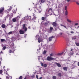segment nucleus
<instances>
[{
  "mask_svg": "<svg viewBox=\"0 0 79 79\" xmlns=\"http://www.w3.org/2000/svg\"><path fill=\"white\" fill-rule=\"evenodd\" d=\"M48 13H52L53 11V9L52 8H49L48 9Z\"/></svg>",
  "mask_w": 79,
  "mask_h": 79,
  "instance_id": "obj_7",
  "label": "nucleus"
},
{
  "mask_svg": "<svg viewBox=\"0 0 79 79\" xmlns=\"http://www.w3.org/2000/svg\"><path fill=\"white\" fill-rule=\"evenodd\" d=\"M12 34V31H10L8 33L9 35H10V34Z\"/></svg>",
  "mask_w": 79,
  "mask_h": 79,
  "instance_id": "obj_40",
  "label": "nucleus"
},
{
  "mask_svg": "<svg viewBox=\"0 0 79 79\" xmlns=\"http://www.w3.org/2000/svg\"><path fill=\"white\" fill-rule=\"evenodd\" d=\"M25 26H26V24H24L23 25V29H24V28L26 27H25Z\"/></svg>",
  "mask_w": 79,
  "mask_h": 79,
  "instance_id": "obj_32",
  "label": "nucleus"
},
{
  "mask_svg": "<svg viewBox=\"0 0 79 79\" xmlns=\"http://www.w3.org/2000/svg\"><path fill=\"white\" fill-rule=\"evenodd\" d=\"M47 65L45 64H44V68H47Z\"/></svg>",
  "mask_w": 79,
  "mask_h": 79,
  "instance_id": "obj_24",
  "label": "nucleus"
},
{
  "mask_svg": "<svg viewBox=\"0 0 79 79\" xmlns=\"http://www.w3.org/2000/svg\"><path fill=\"white\" fill-rule=\"evenodd\" d=\"M47 53V51H44V53H43V54H46V53Z\"/></svg>",
  "mask_w": 79,
  "mask_h": 79,
  "instance_id": "obj_39",
  "label": "nucleus"
},
{
  "mask_svg": "<svg viewBox=\"0 0 79 79\" xmlns=\"http://www.w3.org/2000/svg\"><path fill=\"white\" fill-rule=\"evenodd\" d=\"M36 18L37 17H36V16H35V15L33 17V18L32 19V20H33V21H35V20L36 19Z\"/></svg>",
  "mask_w": 79,
  "mask_h": 79,
  "instance_id": "obj_14",
  "label": "nucleus"
},
{
  "mask_svg": "<svg viewBox=\"0 0 79 79\" xmlns=\"http://www.w3.org/2000/svg\"><path fill=\"white\" fill-rule=\"evenodd\" d=\"M38 40L39 43H40V42L41 41H40V38H39L38 39Z\"/></svg>",
  "mask_w": 79,
  "mask_h": 79,
  "instance_id": "obj_23",
  "label": "nucleus"
},
{
  "mask_svg": "<svg viewBox=\"0 0 79 79\" xmlns=\"http://www.w3.org/2000/svg\"><path fill=\"white\" fill-rule=\"evenodd\" d=\"M29 20H31V17H29Z\"/></svg>",
  "mask_w": 79,
  "mask_h": 79,
  "instance_id": "obj_43",
  "label": "nucleus"
},
{
  "mask_svg": "<svg viewBox=\"0 0 79 79\" xmlns=\"http://www.w3.org/2000/svg\"><path fill=\"white\" fill-rule=\"evenodd\" d=\"M77 65H78V66H79V62H78Z\"/></svg>",
  "mask_w": 79,
  "mask_h": 79,
  "instance_id": "obj_51",
  "label": "nucleus"
},
{
  "mask_svg": "<svg viewBox=\"0 0 79 79\" xmlns=\"http://www.w3.org/2000/svg\"><path fill=\"white\" fill-rule=\"evenodd\" d=\"M3 11H4V7H2L0 8V15L2 14V15H3Z\"/></svg>",
  "mask_w": 79,
  "mask_h": 79,
  "instance_id": "obj_2",
  "label": "nucleus"
},
{
  "mask_svg": "<svg viewBox=\"0 0 79 79\" xmlns=\"http://www.w3.org/2000/svg\"><path fill=\"white\" fill-rule=\"evenodd\" d=\"M19 18H20V17L19 16H18L16 18H15V19H16V20H17V21H18Z\"/></svg>",
  "mask_w": 79,
  "mask_h": 79,
  "instance_id": "obj_15",
  "label": "nucleus"
},
{
  "mask_svg": "<svg viewBox=\"0 0 79 79\" xmlns=\"http://www.w3.org/2000/svg\"><path fill=\"white\" fill-rule=\"evenodd\" d=\"M28 28L29 29H31V27H30V26H29L28 27Z\"/></svg>",
  "mask_w": 79,
  "mask_h": 79,
  "instance_id": "obj_48",
  "label": "nucleus"
},
{
  "mask_svg": "<svg viewBox=\"0 0 79 79\" xmlns=\"http://www.w3.org/2000/svg\"><path fill=\"white\" fill-rule=\"evenodd\" d=\"M33 16H34V15H35V14L34 13H33Z\"/></svg>",
  "mask_w": 79,
  "mask_h": 79,
  "instance_id": "obj_56",
  "label": "nucleus"
},
{
  "mask_svg": "<svg viewBox=\"0 0 79 79\" xmlns=\"http://www.w3.org/2000/svg\"><path fill=\"white\" fill-rule=\"evenodd\" d=\"M2 73H3V71L2 70H0V74H2Z\"/></svg>",
  "mask_w": 79,
  "mask_h": 79,
  "instance_id": "obj_30",
  "label": "nucleus"
},
{
  "mask_svg": "<svg viewBox=\"0 0 79 79\" xmlns=\"http://www.w3.org/2000/svg\"><path fill=\"white\" fill-rule=\"evenodd\" d=\"M0 79H1V78L0 77Z\"/></svg>",
  "mask_w": 79,
  "mask_h": 79,
  "instance_id": "obj_61",
  "label": "nucleus"
},
{
  "mask_svg": "<svg viewBox=\"0 0 79 79\" xmlns=\"http://www.w3.org/2000/svg\"><path fill=\"white\" fill-rule=\"evenodd\" d=\"M68 15V11H65V15L66 16H67V15Z\"/></svg>",
  "mask_w": 79,
  "mask_h": 79,
  "instance_id": "obj_18",
  "label": "nucleus"
},
{
  "mask_svg": "<svg viewBox=\"0 0 79 79\" xmlns=\"http://www.w3.org/2000/svg\"><path fill=\"white\" fill-rule=\"evenodd\" d=\"M71 51H73V49H71Z\"/></svg>",
  "mask_w": 79,
  "mask_h": 79,
  "instance_id": "obj_57",
  "label": "nucleus"
},
{
  "mask_svg": "<svg viewBox=\"0 0 79 79\" xmlns=\"http://www.w3.org/2000/svg\"><path fill=\"white\" fill-rule=\"evenodd\" d=\"M19 32L20 34H23L25 33L24 31H23L21 30H20Z\"/></svg>",
  "mask_w": 79,
  "mask_h": 79,
  "instance_id": "obj_8",
  "label": "nucleus"
},
{
  "mask_svg": "<svg viewBox=\"0 0 79 79\" xmlns=\"http://www.w3.org/2000/svg\"><path fill=\"white\" fill-rule=\"evenodd\" d=\"M75 25H76V26H77V25H78V23H75Z\"/></svg>",
  "mask_w": 79,
  "mask_h": 79,
  "instance_id": "obj_45",
  "label": "nucleus"
},
{
  "mask_svg": "<svg viewBox=\"0 0 79 79\" xmlns=\"http://www.w3.org/2000/svg\"><path fill=\"white\" fill-rule=\"evenodd\" d=\"M6 47L5 46H4V47H3V48H2V49L3 50H5V49H6Z\"/></svg>",
  "mask_w": 79,
  "mask_h": 79,
  "instance_id": "obj_29",
  "label": "nucleus"
},
{
  "mask_svg": "<svg viewBox=\"0 0 79 79\" xmlns=\"http://www.w3.org/2000/svg\"><path fill=\"white\" fill-rule=\"evenodd\" d=\"M65 11H68L67 10V6H66L65 7Z\"/></svg>",
  "mask_w": 79,
  "mask_h": 79,
  "instance_id": "obj_38",
  "label": "nucleus"
},
{
  "mask_svg": "<svg viewBox=\"0 0 79 79\" xmlns=\"http://www.w3.org/2000/svg\"><path fill=\"white\" fill-rule=\"evenodd\" d=\"M67 21H68V22H69V23H71V21L69 19H67Z\"/></svg>",
  "mask_w": 79,
  "mask_h": 79,
  "instance_id": "obj_20",
  "label": "nucleus"
},
{
  "mask_svg": "<svg viewBox=\"0 0 79 79\" xmlns=\"http://www.w3.org/2000/svg\"><path fill=\"white\" fill-rule=\"evenodd\" d=\"M53 27H50V30L51 31H52V30H53Z\"/></svg>",
  "mask_w": 79,
  "mask_h": 79,
  "instance_id": "obj_34",
  "label": "nucleus"
},
{
  "mask_svg": "<svg viewBox=\"0 0 79 79\" xmlns=\"http://www.w3.org/2000/svg\"><path fill=\"white\" fill-rule=\"evenodd\" d=\"M13 50H10L9 52V53H12L13 52Z\"/></svg>",
  "mask_w": 79,
  "mask_h": 79,
  "instance_id": "obj_28",
  "label": "nucleus"
},
{
  "mask_svg": "<svg viewBox=\"0 0 79 79\" xmlns=\"http://www.w3.org/2000/svg\"><path fill=\"white\" fill-rule=\"evenodd\" d=\"M41 3H44L45 2V0H41Z\"/></svg>",
  "mask_w": 79,
  "mask_h": 79,
  "instance_id": "obj_26",
  "label": "nucleus"
},
{
  "mask_svg": "<svg viewBox=\"0 0 79 79\" xmlns=\"http://www.w3.org/2000/svg\"><path fill=\"white\" fill-rule=\"evenodd\" d=\"M1 27L3 28V29H4V28H5V27H6V25L4 24H3L2 25Z\"/></svg>",
  "mask_w": 79,
  "mask_h": 79,
  "instance_id": "obj_12",
  "label": "nucleus"
},
{
  "mask_svg": "<svg viewBox=\"0 0 79 79\" xmlns=\"http://www.w3.org/2000/svg\"><path fill=\"white\" fill-rule=\"evenodd\" d=\"M56 23L55 22H54L52 23V25L54 27H56Z\"/></svg>",
  "mask_w": 79,
  "mask_h": 79,
  "instance_id": "obj_9",
  "label": "nucleus"
},
{
  "mask_svg": "<svg viewBox=\"0 0 79 79\" xmlns=\"http://www.w3.org/2000/svg\"><path fill=\"white\" fill-rule=\"evenodd\" d=\"M77 38L76 37H73V38H72V40H74V39H76Z\"/></svg>",
  "mask_w": 79,
  "mask_h": 79,
  "instance_id": "obj_35",
  "label": "nucleus"
},
{
  "mask_svg": "<svg viewBox=\"0 0 79 79\" xmlns=\"http://www.w3.org/2000/svg\"><path fill=\"white\" fill-rule=\"evenodd\" d=\"M58 75L60 77H61V73H58Z\"/></svg>",
  "mask_w": 79,
  "mask_h": 79,
  "instance_id": "obj_31",
  "label": "nucleus"
},
{
  "mask_svg": "<svg viewBox=\"0 0 79 79\" xmlns=\"http://www.w3.org/2000/svg\"><path fill=\"white\" fill-rule=\"evenodd\" d=\"M75 44L77 46H79V44L78 43H75Z\"/></svg>",
  "mask_w": 79,
  "mask_h": 79,
  "instance_id": "obj_33",
  "label": "nucleus"
},
{
  "mask_svg": "<svg viewBox=\"0 0 79 79\" xmlns=\"http://www.w3.org/2000/svg\"><path fill=\"white\" fill-rule=\"evenodd\" d=\"M63 69L64 71H67L68 68L67 67H63Z\"/></svg>",
  "mask_w": 79,
  "mask_h": 79,
  "instance_id": "obj_16",
  "label": "nucleus"
},
{
  "mask_svg": "<svg viewBox=\"0 0 79 79\" xmlns=\"http://www.w3.org/2000/svg\"><path fill=\"white\" fill-rule=\"evenodd\" d=\"M53 56V53H52L50 55V57H52V56Z\"/></svg>",
  "mask_w": 79,
  "mask_h": 79,
  "instance_id": "obj_27",
  "label": "nucleus"
},
{
  "mask_svg": "<svg viewBox=\"0 0 79 79\" xmlns=\"http://www.w3.org/2000/svg\"><path fill=\"white\" fill-rule=\"evenodd\" d=\"M64 27L65 28H66V29H68V28H67L66 27V26H64V27Z\"/></svg>",
  "mask_w": 79,
  "mask_h": 79,
  "instance_id": "obj_44",
  "label": "nucleus"
},
{
  "mask_svg": "<svg viewBox=\"0 0 79 79\" xmlns=\"http://www.w3.org/2000/svg\"><path fill=\"white\" fill-rule=\"evenodd\" d=\"M55 38V36H52L49 37L48 38V40L49 42H52V39Z\"/></svg>",
  "mask_w": 79,
  "mask_h": 79,
  "instance_id": "obj_4",
  "label": "nucleus"
},
{
  "mask_svg": "<svg viewBox=\"0 0 79 79\" xmlns=\"http://www.w3.org/2000/svg\"><path fill=\"white\" fill-rule=\"evenodd\" d=\"M60 26H63V27L64 26V25H63L62 24H60Z\"/></svg>",
  "mask_w": 79,
  "mask_h": 79,
  "instance_id": "obj_50",
  "label": "nucleus"
},
{
  "mask_svg": "<svg viewBox=\"0 0 79 79\" xmlns=\"http://www.w3.org/2000/svg\"><path fill=\"white\" fill-rule=\"evenodd\" d=\"M46 60L48 61H50L52 60H54V58L48 56L47 57V58L46 59Z\"/></svg>",
  "mask_w": 79,
  "mask_h": 79,
  "instance_id": "obj_3",
  "label": "nucleus"
},
{
  "mask_svg": "<svg viewBox=\"0 0 79 79\" xmlns=\"http://www.w3.org/2000/svg\"><path fill=\"white\" fill-rule=\"evenodd\" d=\"M1 42H6V41L5 39H1Z\"/></svg>",
  "mask_w": 79,
  "mask_h": 79,
  "instance_id": "obj_13",
  "label": "nucleus"
},
{
  "mask_svg": "<svg viewBox=\"0 0 79 79\" xmlns=\"http://www.w3.org/2000/svg\"><path fill=\"white\" fill-rule=\"evenodd\" d=\"M23 29H24L25 32H26V31H27V28L25 27Z\"/></svg>",
  "mask_w": 79,
  "mask_h": 79,
  "instance_id": "obj_22",
  "label": "nucleus"
},
{
  "mask_svg": "<svg viewBox=\"0 0 79 79\" xmlns=\"http://www.w3.org/2000/svg\"><path fill=\"white\" fill-rule=\"evenodd\" d=\"M5 74H6V75H7V76H6V78L7 79H11L12 78V76H9V74H8V72H6L5 73Z\"/></svg>",
  "mask_w": 79,
  "mask_h": 79,
  "instance_id": "obj_1",
  "label": "nucleus"
},
{
  "mask_svg": "<svg viewBox=\"0 0 79 79\" xmlns=\"http://www.w3.org/2000/svg\"><path fill=\"white\" fill-rule=\"evenodd\" d=\"M74 65V64H73V65H72V67H74H74H75V66H73V65Z\"/></svg>",
  "mask_w": 79,
  "mask_h": 79,
  "instance_id": "obj_53",
  "label": "nucleus"
},
{
  "mask_svg": "<svg viewBox=\"0 0 79 79\" xmlns=\"http://www.w3.org/2000/svg\"><path fill=\"white\" fill-rule=\"evenodd\" d=\"M11 9H12V8L11 7H10L9 9H7V11L6 10V11H8L7 13H8L9 12H10V11H11Z\"/></svg>",
  "mask_w": 79,
  "mask_h": 79,
  "instance_id": "obj_10",
  "label": "nucleus"
},
{
  "mask_svg": "<svg viewBox=\"0 0 79 79\" xmlns=\"http://www.w3.org/2000/svg\"><path fill=\"white\" fill-rule=\"evenodd\" d=\"M67 21H68V22H69V23H71V21L69 19H67Z\"/></svg>",
  "mask_w": 79,
  "mask_h": 79,
  "instance_id": "obj_21",
  "label": "nucleus"
},
{
  "mask_svg": "<svg viewBox=\"0 0 79 79\" xmlns=\"http://www.w3.org/2000/svg\"><path fill=\"white\" fill-rule=\"evenodd\" d=\"M60 35H62V34H63V33H62V32H60Z\"/></svg>",
  "mask_w": 79,
  "mask_h": 79,
  "instance_id": "obj_52",
  "label": "nucleus"
},
{
  "mask_svg": "<svg viewBox=\"0 0 79 79\" xmlns=\"http://www.w3.org/2000/svg\"><path fill=\"white\" fill-rule=\"evenodd\" d=\"M24 20H27V17H24Z\"/></svg>",
  "mask_w": 79,
  "mask_h": 79,
  "instance_id": "obj_36",
  "label": "nucleus"
},
{
  "mask_svg": "<svg viewBox=\"0 0 79 79\" xmlns=\"http://www.w3.org/2000/svg\"><path fill=\"white\" fill-rule=\"evenodd\" d=\"M36 79H39V77H38V75H36Z\"/></svg>",
  "mask_w": 79,
  "mask_h": 79,
  "instance_id": "obj_42",
  "label": "nucleus"
},
{
  "mask_svg": "<svg viewBox=\"0 0 79 79\" xmlns=\"http://www.w3.org/2000/svg\"><path fill=\"white\" fill-rule=\"evenodd\" d=\"M76 3L78 5H79V3L78 2H76Z\"/></svg>",
  "mask_w": 79,
  "mask_h": 79,
  "instance_id": "obj_49",
  "label": "nucleus"
},
{
  "mask_svg": "<svg viewBox=\"0 0 79 79\" xmlns=\"http://www.w3.org/2000/svg\"><path fill=\"white\" fill-rule=\"evenodd\" d=\"M56 77L55 76H53L52 77V79H56Z\"/></svg>",
  "mask_w": 79,
  "mask_h": 79,
  "instance_id": "obj_37",
  "label": "nucleus"
},
{
  "mask_svg": "<svg viewBox=\"0 0 79 79\" xmlns=\"http://www.w3.org/2000/svg\"><path fill=\"white\" fill-rule=\"evenodd\" d=\"M71 2H72V1H71Z\"/></svg>",
  "mask_w": 79,
  "mask_h": 79,
  "instance_id": "obj_62",
  "label": "nucleus"
},
{
  "mask_svg": "<svg viewBox=\"0 0 79 79\" xmlns=\"http://www.w3.org/2000/svg\"><path fill=\"white\" fill-rule=\"evenodd\" d=\"M54 63L55 64H56L58 67H59V68H61V64H60L57 63V62H55Z\"/></svg>",
  "mask_w": 79,
  "mask_h": 79,
  "instance_id": "obj_5",
  "label": "nucleus"
},
{
  "mask_svg": "<svg viewBox=\"0 0 79 79\" xmlns=\"http://www.w3.org/2000/svg\"><path fill=\"white\" fill-rule=\"evenodd\" d=\"M70 32L71 34H74V32L73 31H71Z\"/></svg>",
  "mask_w": 79,
  "mask_h": 79,
  "instance_id": "obj_46",
  "label": "nucleus"
},
{
  "mask_svg": "<svg viewBox=\"0 0 79 79\" xmlns=\"http://www.w3.org/2000/svg\"><path fill=\"white\" fill-rule=\"evenodd\" d=\"M6 20V19H5V20Z\"/></svg>",
  "mask_w": 79,
  "mask_h": 79,
  "instance_id": "obj_60",
  "label": "nucleus"
},
{
  "mask_svg": "<svg viewBox=\"0 0 79 79\" xmlns=\"http://www.w3.org/2000/svg\"><path fill=\"white\" fill-rule=\"evenodd\" d=\"M41 66H44V64H43V63H41Z\"/></svg>",
  "mask_w": 79,
  "mask_h": 79,
  "instance_id": "obj_47",
  "label": "nucleus"
},
{
  "mask_svg": "<svg viewBox=\"0 0 79 79\" xmlns=\"http://www.w3.org/2000/svg\"><path fill=\"white\" fill-rule=\"evenodd\" d=\"M75 62H76V61H75Z\"/></svg>",
  "mask_w": 79,
  "mask_h": 79,
  "instance_id": "obj_63",
  "label": "nucleus"
},
{
  "mask_svg": "<svg viewBox=\"0 0 79 79\" xmlns=\"http://www.w3.org/2000/svg\"><path fill=\"white\" fill-rule=\"evenodd\" d=\"M79 26H78L77 27V28H79Z\"/></svg>",
  "mask_w": 79,
  "mask_h": 79,
  "instance_id": "obj_58",
  "label": "nucleus"
},
{
  "mask_svg": "<svg viewBox=\"0 0 79 79\" xmlns=\"http://www.w3.org/2000/svg\"><path fill=\"white\" fill-rule=\"evenodd\" d=\"M45 19H46V17H43L41 18V19L43 21L45 20Z\"/></svg>",
  "mask_w": 79,
  "mask_h": 79,
  "instance_id": "obj_17",
  "label": "nucleus"
},
{
  "mask_svg": "<svg viewBox=\"0 0 79 79\" xmlns=\"http://www.w3.org/2000/svg\"><path fill=\"white\" fill-rule=\"evenodd\" d=\"M46 24L47 25H49V24H50V22L48 21L46 23Z\"/></svg>",
  "mask_w": 79,
  "mask_h": 79,
  "instance_id": "obj_25",
  "label": "nucleus"
},
{
  "mask_svg": "<svg viewBox=\"0 0 79 79\" xmlns=\"http://www.w3.org/2000/svg\"><path fill=\"white\" fill-rule=\"evenodd\" d=\"M23 79V76H20L19 77V79Z\"/></svg>",
  "mask_w": 79,
  "mask_h": 79,
  "instance_id": "obj_41",
  "label": "nucleus"
},
{
  "mask_svg": "<svg viewBox=\"0 0 79 79\" xmlns=\"http://www.w3.org/2000/svg\"><path fill=\"white\" fill-rule=\"evenodd\" d=\"M0 64H1V62L0 61Z\"/></svg>",
  "mask_w": 79,
  "mask_h": 79,
  "instance_id": "obj_59",
  "label": "nucleus"
},
{
  "mask_svg": "<svg viewBox=\"0 0 79 79\" xmlns=\"http://www.w3.org/2000/svg\"><path fill=\"white\" fill-rule=\"evenodd\" d=\"M12 21L13 22H16V21H17L16 19V18L13 19H12Z\"/></svg>",
  "mask_w": 79,
  "mask_h": 79,
  "instance_id": "obj_19",
  "label": "nucleus"
},
{
  "mask_svg": "<svg viewBox=\"0 0 79 79\" xmlns=\"http://www.w3.org/2000/svg\"><path fill=\"white\" fill-rule=\"evenodd\" d=\"M63 53H64V52H63L61 53H58L57 54V55L58 56H61L63 55Z\"/></svg>",
  "mask_w": 79,
  "mask_h": 79,
  "instance_id": "obj_11",
  "label": "nucleus"
},
{
  "mask_svg": "<svg viewBox=\"0 0 79 79\" xmlns=\"http://www.w3.org/2000/svg\"><path fill=\"white\" fill-rule=\"evenodd\" d=\"M42 79V77H40L39 78V79Z\"/></svg>",
  "mask_w": 79,
  "mask_h": 79,
  "instance_id": "obj_54",
  "label": "nucleus"
},
{
  "mask_svg": "<svg viewBox=\"0 0 79 79\" xmlns=\"http://www.w3.org/2000/svg\"><path fill=\"white\" fill-rule=\"evenodd\" d=\"M1 53H3V52H2V51L1 52Z\"/></svg>",
  "mask_w": 79,
  "mask_h": 79,
  "instance_id": "obj_55",
  "label": "nucleus"
},
{
  "mask_svg": "<svg viewBox=\"0 0 79 79\" xmlns=\"http://www.w3.org/2000/svg\"><path fill=\"white\" fill-rule=\"evenodd\" d=\"M39 9L40 10H39V9L37 10V9H36V10L34 9V11H35V12H37V10H38V11H39L40 13V12H41V11H42V10L40 8Z\"/></svg>",
  "mask_w": 79,
  "mask_h": 79,
  "instance_id": "obj_6",
  "label": "nucleus"
}]
</instances>
